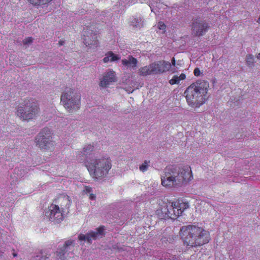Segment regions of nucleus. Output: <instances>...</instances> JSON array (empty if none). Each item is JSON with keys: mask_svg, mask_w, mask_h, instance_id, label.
<instances>
[{"mask_svg": "<svg viewBox=\"0 0 260 260\" xmlns=\"http://www.w3.org/2000/svg\"><path fill=\"white\" fill-rule=\"evenodd\" d=\"M171 201H159L158 208L156 210V215L158 217L161 219H166V216H168V210L170 207Z\"/></svg>", "mask_w": 260, "mask_h": 260, "instance_id": "nucleus-14", "label": "nucleus"}, {"mask_svg": "<svg viewBox=\"0 0 260 260\" xmlns=\"http://www.w3.org/2000/svg\"><path fill=\"white\" fill-rule=\"evenodd\" d=\"M84 191L87 193H90L92 191V188L91 187L89 186H86L85 187Z\"/></svg>", "mask_w": 260, "mask_h": 260, "instance_id": "nucleus-31", "label": "nucleus"}, {"mask_svg": "<svg viewBox=\"0 0 260 260\" xmlns=\"http://www.w3.org/2000/svg\"><path fill=\"white\" fill-rule=\"evenodd\" d=\"M71 201L68 196H60L55 199L52 202V204L55 205L58 208H59L61 211L65 213L69 212V209L71 205Z\"/></svg>", "mask_w": 260, "mask_h": 260, "instance_id": "nucleus-13", "label": "nucleus"}, {"mask_svg": "<svg viewBox=\"0 0 260 260\" xmlns=\"http://www.w3.org/2000/svg\"><path fill=\"white\" fill-rule=\"evenodd\" d=\"M258 22L260 23V16H259V17L258 18Z\"/></svg>", "mask_w": 260, "mask_h": 260, "instance_id": "nucleus-37", "label": "nucleus"}, {"mask_svg": "<svg viewBox=\"0 0 260 260\" xmlns=\"http://www.w3.org/2000/svg\"><path fill=\"white\" fill-rule=\"evenodd\" d=\"M131 25L134 27H142L143 26V21L140 17L134 18L131 22Z\"/></svg>", "mask_w": 260, "mask_h": 260, "instance_id": "nucleus-23", "label": "nucleus"}, {"mask_svg": "<svg viewBox=\"0 0 260 260\" xmlns=\"http://www.w3.org/2000/svg\"><path fill=\"white\" fill-rule=\"evenodd\" d=\"M153 75L160 74L170 70L171 65L169 61L161 60L150 64Z\"/></svg>", "mask_w": 260, "mask_h": 260, "instance_id": "nucleus-12", "label": "nucleus"}, {"mask_svg": "<svg viewBox=\"0 0 260 260\" xmlns=\"http://www.w3.org/2000/svg\"><path fill=\"white\" fill-rule=\"evenodd\" d=\"M138 74L141 76H147L148 75H153L151 65L149 64L148 66L140 68L139 69Z\"/></svg>", "mask_w": 260, "mask_h": 260, "instance_id": "nucleus-21", "label": "nucleus"}, {"mask_svg": "<svg viewBox=\"0 0 260 260\" xmlns=\"http://www.w3.org/2000/svg\"><path fill=\"white\" fill-rule=\"evenodd\" d=\"M64 213L56 205L52 203L45 211V216L50 221L60 223L64 219Z\"/></svg>", "mask_w": 260, "mask_h": 260, "instance_id": "nucleus-9", "label": "nucleus"}, {"mask_svg": "<svg viewBox=\"0 0 260 260\" xmlns=\"http://www.w3.org/2000/svg\"><path fill=\"white\" fill-rule=\"evenodd\" d=\"M105 226L101 225L96 229V232L90 231L86 235L80 234L78 236L81 241L87 240L89 243H91L92 240H95L98 238H102L105 235Z\"/></svg>", "mask_w": 260, "mask_h": 260, "instance_id": "nucleus-11", "label": "nucleus"}, {"mask_svg": "<svg viewBox=\"0 0 260 260\" xmlns=\"http://www.w3.org/2000/svg\"><path fill=\"white\" fill-rule=\"evenodd\" d=\"M93 151L94 146L91 144H88L83 148L82 154L86 156L87 164L90 160H94L93 158L95 157V153Z\"/></svg>", "mask_w": 260, "mask_h": 260, "instance_id": "nucleus-18", "label": "nucleus"}, {"mask_svg": "<svg viewBox=\"0 0 260 260\" xmlns=\"http://www.w3.org/2000/svg\"><path fill=\"white\" fill-rule=\"evenodd\" d=\"M52 138L50 129L45 127L36 137V145L42 150L52 151L54 148V142L52 140Z\"/></svg>", "mask_w": 260, "mask_h": 260, "instance_id": "nucleus-7", "label": "nucleus"}, {"mask_svg": "<svg viewBox=\"0 0 260 260\" xmlns=\"http://www.w3.org/2000/svg\"><path fill=\"white\" fill-rule=\"evenodd\" d=\"M89 199L90 200H93L95 199V196L94 194H89Z\"/></svg>", "mask_w": 260, "mask_h": 260, "instance_id": "nucleus-33", "label": "nucleus"}, {"mask_svg": "<svg viewBox=\"0 0 260 260\" xmlns=\"http://www.w3.org/2000/svg\"><path fill=\"white\" fill-rule=\"evenodd\" d=\"M51 1L52 0H28L31 5L35 6L45 5Z\"/></svg>", "mask_w": 260, "mask_h": 260, "instance_id": "nucleus-24", "label": "nucleus"}, {"mask_svg": "<svg viewBox=\"0 0 260 260\" xmlns=\"http://www.w3.org/2000/svg\"><path fill=\"white\" fill-rule=\"evenodd\" d=\"M138 62L137 59L131 55L128 56L127 59L125 58L121 60V63L123 66L132 69L136 68Z\"/></svg>", "mask_w": 260, "mask_h": 260, "instance_id": "nucleus-19", "label": "nucleus"}, {"mask_svg": "<svg viewBox=\"0 0 260 260\" xmlns=\"http://www.w3.org/2000/svg\"><path fill=\"white\" fill-rule=\"evenodd\" d=\"M209 87V83L204 80L197 81L189 85L184 92L188 104L196 107L202 105L206 100Z\"/></svg>", "mask_w": 260, "mask_h": 260, "instance_id": "nucleus-3", "label": "nucleus"}, {"mask_svg": "<svg viewBox=\"0 0 260 260\" xmlns=\"http://www.w3.org/2000/svg\"><path fill=\"white\" fill-rule=\"evenodd\" d=\"M120 59V57H119L117 55H115L112 51L108 52L106 54L104 58L103 59V61L105 63L108 62L109 61H117Z\"/></svg>", "mask_w": 260, "mask_h": 260, "instance_id": "nucleus-20", "label": "nucleus"}, {"mask_svg": "<svg viewBox=\"0 0 260 260\" xmlns=\"http://www.w3.org/2000/svg\"><path fill=\"white\" fill-rule=\"evenodd\" d=\"M188 207V203L182 200L171 201L167 218L173 220L177 219Z\"/></svg>", "mask_w": 260, "mask_h": 260, "instance_id": "nucleus-8", "label": "nucleus"}, {"mask_svg": "<svg viewBox=\"0 0 260 260\" xmlns=\"http://www.w3.org/2000/svg\"><path fill=\"white\" fill-rule=\"evenodd\" d=\"M32 41V38L31 37H28L23 40V43L24 45H28L31 43Z\"/></svg>", "mask_w": 260, "mask_h": 260, "instance_id": "nucleus-28", "label": "nucleus"}, {"mask_svg": "<svg viewBox=\"0 0 260 260\" xmlns=\"http://www.w3.org/2000/svg\"><path fill=\"white\" fill-rule=\"evenodd\" d=\"M115 73L112 70H110L104 73L103 78L100 81V86L106 87L115 81Z\"/></svg>", "mask_w": 260, "mask_h": 260, "instance_id": "nucleus-16", "label": "nucleus"}, {"mask_svg": "<svg viewBox=\"0 0 260 260\" xmlns=\"http://www.w3.org/2000/svg\"><path fill=\"white\" fill-rule=\"evenodd\" d=\"M87 31H85L83 35L84 43L86 46L96 48L99 46L96 30L92 29V26H87Z\"/></svg>", "mask_w": 260, "mask_h": 260, "instance_id": "nucleus-10", "label": "nucleus"}, {"mask_svg": "<svg viewBox=\"0 0 260 260\" xmlns=\"http://www.w3.org/2000/svg\"><path fill=\"white\" fill-rule=\"evenodd\" d=\"M254 57L251 54H249L246 56V62L249 66H252L254 63Z\"/></svg>", "mask_w": 260, "mask_h": 260, "instance_id": "nucleus-25", "label": "nucleus"}, {"mask_svg": "<svg viewBox=\"0 0 260 260\" xmlns=\"http://www.w3.org/2000/svg\"><path fill=\"white\" fill-rule=\"evenodd\" d=\"M39 108L35 100H24L20 103L16 114L23 120H29L34 118L39 113Z\"/></svg>", "mask_w": 260, "mask_h": 260, "instance_id": "nucleus-5", "label": "nucleus"}, {"mask_svg": "<svg viewBox=\"0 0 260 260\" xmlns=\"http://www.w3.org/2000/svg\"><path fill=\"white\" fill-rule=\"evenodd\" d=\"M43 252L41 251V255H37L36 258V260H46L48 256H43Z\"/></svg>", "mask_w": 260, "mask_h": 260, "instance_id": "nucleus-29", "label": "nucleus"}, {"mask_svg": "<svg viewBox=\"0 0 260 260\" xmlns=\"http://www.w3.org/2000/svg\"><path fill=\"white\" fill-rule=\"evenodd\" d=\"M171 65L172 66H173L174 67H175L176 66V60H175V58L173 57L172 59V60H171Z\"/></svg>", "mask_w": 260, "mask_h": 260, "instance_id": "nucleus-32", "label": "nucleus"}, {"mask_svg": "<svg viewBox=\"0 0 260 260\" xmlns=\"http://www.w3.org/2000/svg\"><path fill=\"white\" fill-rule=\"evenodd\" d=\"M179 235L184 244L189 248L201 247L210 240L209 231L203 227L193 224L181 227Z\"/></svg>", "mask_w": 260, "mask_h": 260, "instance_id": "nucleus-1", "label": "nucleus"}, {"mask_svg": "<svg viewBox=\"0 0 260 260\" xmlns=\"http://www.w3.org/2000/svg\"><path fill=\"white\" fill-rule=\"evenodd\" d=\"M257 58L259 59H260V53L257 55Z\"/></svg>", "mask_w": 260, "mask_h": 260, "instance_id": "nucleus-35", "label": "nucleus"}, {"mask_svg": "<svg viewBox=\"0 0 260 260\" xmlns=\"http://www.w3.org/2000/svg\"><path fill=\"white\" fill-rule=\"evenodd\" d=\"M71 246H74V241L73 240H68L66 241L64 245L61 248L57 249L56 252V256L58 259L62 260L64 258V255L67 251L70 250V247Z\"/></svg>", "mask_w": 260, "mask_h": 260, "instance_id": "nucleus-17", "label": "nucleus"}, {"mask_svg": "<svg viewBox=\"0 0 260 260\" xmlns=\"http://www.w3.org/2000/svg\"><path fill=\"white\" fill-rule=\"evenodd\" d=\"M157 27L160 30H165L166 26L164 22L160 21L157 23Z\"/></svg>", "mask_w": 260, "mask_h": 260, "instance_id": "nucleus-30", "label": "nucleus"}, {"mask_svg": "<svg viewBox=\"0 0 260 260\" xmlns=\"http://www.w3.org/2000/svg\"><path fill=\"white\" fill-rule=\"evenodd\" d=\"M89 174L93 179L97 180L104 178L112 168L111 160L109 157L90 160L86 165Z\"/></svg>", "mask_w": 260, "mask_h": 260, "instance_id": "nucleus-4", "label": "nucleus"}, {"mask_svg": "<svg viewBox=\"0 0 260 260\" xmlns=\"http://www.w3.org/2000/svg\"><path fill=\"white\" fill-rule=\"evenodd\" d=\"M192 29L197 36H201L208 30V24L196 19L192 24Z\"/></svg>", "mask_w": 260, "mask_h": 260, "instance_id": "nucleus-15", "label": "nucleus"}, {"mask_svg": "<svg viewBox=\"0 0 260 260\" xmlns=\"http://www.w3.org/2000/svg\"><path fill=\"white\" fill-rule=\"evenodd\" d=\"M193 74L196 77H200L202 75V73L201 72V70L199 68H196L195 69H194Z\"/></svg>", "mask_w": 260, "mask_h": 260, "instance_id": "nucleus-27", "label": "nucleus"}, {"mask_svg": "<svg viewBox=\"0 0 260 260\" xmlns=\"http://www.w3.org/2000/svg\"><path fill=\"white\" fill-rule=\"evenodd\" d=\"M150 163V161H147L145 160L144 163L142 164V165H140L139 167V170L142 172L146 171L148 167V164Z\"/></svg>", "mask_w": 260, "mask_h": 260, "instance_id": "nucleus-26", "label": "nucleus"}, {"mask_svg": "<svg viewBox=\"0 0 260 260\" xmlns=\"http://www.w3.org/2000/svg\"><path fill=\"white\" fill-rule=\"evenodd\" d=\"M13 256H16V254L15 253H13Z\"/></svg>", "mask_w": 260, "mask_h": 260, "instance_id": "nucleus-36", "label": "nucleus"}, {"mask_svg": "<svg viewBox=\"0 0 260 260\" xmlns=\"http://www.w3.org/2000/svg\"><path fill=\"white\" fill-rule=\"evenodd\" d=\"M185 78L186 75L184 73H181L179 76L175 75L170 80L169 83L171 85L178 84L181 80H183Z\"/></svg>", "mask_w": 260, "mask_h": 260, "instance_id": "nucleus-22", "label": "nucleus"}, {"mask_svg": "<svg viewBox=\"0 0 260 260\" xmlns=\"http://www.w3.org/2000/svg\"><path fill=\"white\" fill-rule=\"evenodd\" d=\"M60 100L64 108L70 113L77 111L80 107V96L71 88L65 90Z\"/></svg>", "mask_w": 260, "mask_h": 260, "instance_id": "nucleus-6", "label": "nucleus"}, {"mask_svg": "<svg viewBox=\"0 0 260 260\" xmlns=\"http://www.w3.org/2000/svg\"><path fill=\"white\" fill-rule=\"evenodd\" d=\"M193 178L191 169L188 165L179 168L178 169L167 168L161 176V184L168 188L173 189L185 185Z\"/></svg>", "mask_w": 260, "mask_h": 260, "instance_id": "nucleus-2", "label": "nucleus"}, {"mask_svg": "<svg viewBox=\"0 0 260 260\" xmlns=\"http://www.w3.org/2000/svg\"><path fill=\"white\" fill-rule=\"evenodd\" d=\"M63 41H60L59 42V46H61L62 45H63Z\"/></svg>", "mask_w": 260, "mask_h": 260, "instance_id": "nucleus-34", "label": "nucleus"}]
</instances>
